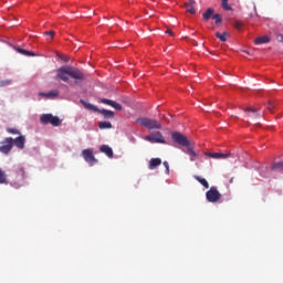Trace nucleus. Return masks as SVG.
Here are the masks:
<instances>
[{"mask_svg": "<svg viewBox=\"0 0 283 283\" xmlns=\"http://www.w3.org/2000/svg\"><path fill=\"white\" fill-rule=\"evenodd\" d=\"M56 76L60 81H63V83H67L70 78H74L75 84L78 83V81H85V74H83L81 70L70 65L57 69Z\"/></svg>", "mask_w": 283, "mask_h": 283, "instance_id": "nucleus-1", "label": "nucleus"}, {"mask_svg": "<svg viewBox=\"0 0 283 283\" xmlns=\"http://www.w3.org/2000/svg\"><path fill=\"white\" fill-rule=\"evenodd\" d=\"M171 138L174 143L180 145L181 147H186L182 149L184 154L189 155L190 161L193 163L196 158H198V153L193 149V143L187 138V136L182 135L181 133L175 132L171 134Z\"/></svg>", "mask_w": 283, "mask_h": 283, "instance_id": "nucleus-2", "label": "nucleus"}, {"mask_svg": "<svg viewBox=\"0 0 283 283\" xmlns=\"http://www.w3.org/2000/svg\"><path fill=\"white\" fill-rule=\"evenodd\" d=\"M137 123L142 127H145V129H163V124L157 119L140 117L137 119Z\"/></svg>", "mask_w": 283, "mask_h": 283, "instance_id": "nucleus-3", "label": "nucleus"}, {"mask_svg": "<svg viewBox=\"0 0 283 283\" xmlns=\"http://www.w3.org/2000/svg\"><path fill=\"white\" fill-rule=\"evenodd\" d=\"M40 123L42 125H52L53 127H59V125H61V118L52 114H43L40 117Z\"/></svg>", "mask_w": 283, "mask_h": 283, "instance_id": "nucleus-4", "label": "nucleus"}, {"mask_svg": "<svg viewBox=\"0 0 283 283\" xmlns=\"http://www.w3.org/2000/svg\"><path fill=\"white\" fill-rule=\"evenodd\" d=\"M206 199L208 202H220L222 200V193L218 190V187L212 186L207 192H206Z\"/></svg>", "mask_w": 283, "mask_h": 283, "instance_id": "nucleus-5", "label": "nucleus"}, {"mask_svg": "<svg viewBox=\"0 0 283 283\" xmlns=\"http://www.w3.org/2000/svg\"><path fill=\"white\" fill-rule=\"evenodd\" d=\"M12 147H14V138L6 137L2 142H0V154L8 156V154L12 151Z\"/></svg>", "mask_w": 283, "mask_h": 283, "instance_id": "nucleus-6", "label": "nucleus"}, {"mask_svg": "<svg viewBox=\"0 0 283 283\" xmlns=\"http://www.w3.org/2000/svg\"><path fill=\"white\" fill-rule=\"evenodd\" d=\"M144 140H147L148 143H159L160 145L167 144V142L165 140V137H163V133L160 132H156L151 135L145 136Z\"/></svg>", "mask_w": 283, "mask_h": 283, "instance_id": "nucleus-7", "label": "nucleus"}, {"mask_svg": "<svg viewBox=\"0 0 283 283\" xmlns=\"http://www.w3.org/2000/svg\"><path fill=\"white\" fill-rule=\"evenodd\" d=\"M82 156L84 160L88 163V165H94V163H98L96 157H94V153L92 151V149L82 150Z\"/></svg>", "mask_w": 283, "mask_h": 283, "instance_id": "nucleus-8", "label": "nucleus"}, {"mask_svg": "<svg viewBox=\"0 0 283 283\" xmlns=\"http://www.w3.org/2000/svg\"><path fill=\"white\" fill-rule=\"evenodd\" d=\"M101 103H103L104 105H108L109 107H113L117 112H122L123 111V105H120L119 103L114 102L112 99L102 98Z\"/></svg>", "mask_w": 283, "mask_h": 283, "instance_id": "nucleus-9", "label": "nucleus"}, {"mask_svg": "<svg viewBox=\"0 0 283 283\" xmlns=\"http://www.w3.org/2000/svg\"><path fill=\"white\" fill-rule=\"evenodd\" d=\"M249 118H260L262 115L258 112V108L247 107L243 109Z\"/></svg>", "mask_w": 283, "mask_h": 283, "instance_id": "nucleus-10", "label": "nucleus"}, {"mask_svg": "<svg viewBox=\"0 0 283 283\" xmlns=\"http://www.w3.org/2000/svg\"><path fill=\"white\" fill-rule=\"evenodd\" d=\"M13 145H14L18 149H25V136L20 135L19 137H17L15 139H13Z\"/></svg>", "mask_w": 283, "mask_h": 283, "instance_id": "nucleus-11", "label": "nucleus"}, {"mask_svg": "<svg viewBox=\"0 0 283 283\" xmlns=\"http://www.w3.org/2000/svg\"><path fill=\"white\" fill-rule=\"evenodd\" d=\"M206 156H208L209 158H214V159H227V158H231V153L228 154H222V153H207Z\"/></svg>", "mask_w": 283, "mask_h": 283, "instance_id": "nucleus-12", "label": "nucleus"}, {"mask_svg": "<svg viewBox=\"0 0 283 283\" xmlns=\"http://www.w3.org/2000/svg\"><path fill=\"white\" fill-rule=\"evenodd\" d=\"M163 165V159L160 158H151L148 163V169L154 170L157 167H160Z\"/></svg>", "mask_w": 283, "mask_h": 283, "instance_id": "nucleus-13", "label": "nucleus"}, {"mask_svg": "<svg viewBox=\"0 0 283 283\" xmlns=\"http://www.w3.org/2000/svg\"><path fill=\"white\" fill-rule=\"evenodd\" d=\"M99 151H102V154H106L108 158H114V150L108 145H102Z\"/></svg>", "mask_w": 283, "mask_h": 283, "instance_id": "nucleus-14", "label": "nucleus"}, {"mask_svg": "<svg viewBox=\"0 0 283 283\" xmlns=\"http://www.w3.org/2000/svg\"><path fill=\"white\" fill-rule=\"evenodd\" d=\"M264 43H271V38H269V35L259 36L254 40L255 45H262Z\"/></svg>", "mask_w": 283, "mask_h": 283, "instance_id": "nucleus-15", "label": "nucleus"}, {"mask_svg": "<svg viewBox=\"0 0 283 283\" xmlns=\"http://www.w3.org/2000/svg\"><path fill=\"white\" fill-rule=\"evenodd\" d=\"M80 103H82L83 107H85L88 112H98V108L94 104L87 103L84 99H81Z\"/></svg>", "mask_w": 283, "mask_h": 283, "instance_id": "nucleus-16", "label": "nucleus"}, {"mask_svg": "<svg viewBox=\"0 0 283 283\" xmlns=\"http://www.w3.org/2000/svg\"><path fill=\"white\" fill-rule=\"evenodd\" d=\"M99 114H102L104 116V118H114L115 114L113 111H108L105 108H102L99 111H97Z\"/></svg>", "mask_w": 283, "mask_h": 283, "instance_id": "nucleus-17", "label": "nucleus"}, {"mask_svg": "<svg viewBox=\"0 0 283 283\" xmlns=\"http://www.w3.org/2000/svg\"><path fill=\"white\" fill-rule=\"evenodd\" d=\"M193 178H195V180H197V182H200V185H202V187H205V189H209V181H207V179H205L198 175H195Z\"/></svg>", "mask_w": 283, "mask_h": 283, "instance_id": "nucleus-18", "label": "nucleus"}, {"mask_svg": "<svg viewBox=\"0 0 283 283\" xmlns=\"http://www.w3.org/2000/svg\"><path fill=\"white\" fill-rule=\"evenodd\" d=\"M193 6H196V1H190L189 3L185 4L186 11L189 12L190 14H196V8H193Z\"/></svg>", "mask_w": 283, "mask_h": 283, "instance_id": "nucleus-19", "label": "nucleus"}, {"mask_svg": "<svg viewBox=\"0 0 283 283\" xmlns=\"http://www.w3.org/2000/svg\"><path fill=\"white\" fill-rule=\"evenodd\" d=\"M216 36H217V39H219V41H222V43H226L227 39H229V36H231V34H229V32H227V31L223 33L217 32Z\"/></svg>", "mask_w": 283, "mask_h": 283, "instance_id": "nucleus-20", "label": "nucleus"}, {"mask_svg": "<svg viewBox=\"0 0 283 283\" xmlns=\"http://www.w3.org/2000/svg\"><path fill=\"white\" fill-rule=\"evenodd\" d=\"M17 52H19V54H23L24 56H36V53L32 51L23 50L21 48H18Z\"/></svg>", "mask_w": 283, "mask_h": 283, "instance_id": "nucleus-21", "label": "nucleus"}, {"mask_svg": "<svg viewBox=\"0 0 283 283\" xmlns=\"http://www.w3.org/2000/svg\"><path fill=\"white\" fill-rule=\"evenodd\" d=\"M214 10L212 8H209L206 10V12L202 14L205 21H209L211 17H213Z\"/></svg>", "mask_w": 283, "mask_h": 283, "instance_id": "nucleus-22", "label": "nucleus"}, {"mask_svg": "<svg viewBox=\"0 0 283 283\" xmlns=\"http://www.w3.org/2000/svg\"><path fill=\"white\" fill-rule=\"evenodd\" d=\"M40 96H44L45 98H54V96H59V92L51 91L49 93H40Z\"/></svg>", "mask_w": 283, "mask_h": 283, "instance_id": "nucleus-23", "label": "nucleus"}, {"mask_svg": "<svg viewBox=\"0 0 283 283\" xmlns=\"http://www.w3.org/2000/svg\"><path fill=\"white\" fill-rule=\"evenodd\" d=\"M272 171H283V161H279L272 165Z\"/></svg>", "mask_w": 283, "mask_h": 283, "instance_id": "nucleus-24", "label": "nucleus"}, {"mask_svg": "<svg viewBox=\"0 0 283 283\" xmlns=\"http://www.w3.org/2000/svg\"><path fill=\"white\" fill-rule=\"evenodd\" d=\"M98 127L101 129H112V123H109V122H99Z\"/></svg>", "mask_w": 283, "mask_h": 283, "instance_id": "nucleus-25", "label": "nucleus"}, {"mask_svg": "<svg viewBox=\"0 0 283 283\" xmlns=\"http://www.w3.org/2000/svg\"><path fill=\"white\" fill-rule=\"evenodd\" d=\"M212 19L214 20V23L218 25L219 23H222V15L220 13L213 14Z\"/></svg>", "mask_w": 283, "mask_h": 283, "instance_id": "nucleus-26", "label": "nucleus"}, {"mask_svg": "<svg viewBox=\"0 0 283 283\" xmlns=\"http://www.w3.org/2000/svg\"><path fill=\"white\" fill-rule=\"evenodd\" d=\"M8 178L6 177V172L0 169V185H6Z\"/></svg>", "mask_w": 283, "mask_h": 283, "instance_id": "nucleus-27", "label": "nucleus"}, {"mask_svg": "<svg viewBox=\"0 0 283 283\" xmlns=\"http://www.w3.org/2000/svg\"><path fill=\"white\" fill-rule=\"evenodd\" d=\"M8 85H12V80H1L0 87H8Z\"/></svg>", "mask_w": 283, "mask_h": 283, "instance_id": "nucleus-28", "label": "nucleus"}, {"mask_svg": "<svg viewBox=\"0 0 283 283\" xmlns=\"http://www.w3.org/2000/svg\"><path fill=\"white\" fill-rule=\"evenodd\" d=\"M18 176H21L22 180L25 178V168L19 167L17 170Z\"/></svg>", "mask_w": 283, "mask_h": 283, "instance_id": "nucleus-29", "label": "nucleus"}, {"mask_svg": "<svg viewBox=\"0 0 283 283\" xmlns=\"http://www.w3.org/2000/svg\"><path fill=\"white\" fill-rule=\"evenodd\" d=\"M221 4L223 10H231V6H229V0H221Z\"/></svg>", "mask_w": 283, "mask_h": 283, "instance_id": "nucleus-30", "label": "nucleus"}, {"mask_svg": "<svg viewBox=\"0 0 283 283\" xmlns=\"http://www.w3.org/2000/svg\"><path fill=\"white\" fill-rule=\"evenodd\" d=\"M233 27L235 28V30H242L244 28V23L237 20Z\"/></svg>", "mask_w": 283, "mask_h": 283, "instance_id": "nucleus-31", "label": "nucleus"}, {"mask_svg": "<svg viewBox=\"0 0 283 283\" xmlns=\"http://www.w3.org/2000/svg\"><path fill=\"white\" fill-rule=\"evenodd\" d=\"M8 134L21 135V132L17 128H7Z\"/></svg>", "mask_w": 283, "mask_h": 283, "instance_id": "nucleus-32", "label": "nucleus"}, {"mask_svg": "<svg viewBox=\"0 0 283 283\" xmlns=\"http://www.w3.org/2000/svg\"><path fill=\"white\" fill-rule=\"evenodd\" d=\"M44 34H45V36H50L51 39H53L55 32L54 31H46Z\"/></svg>", "mask_w": 283, "mask_h": 283, "instance_id": "nucleus-33", "label": "nucleus"}, {"mask_svg": "<svg viewBox=\"0 0 283 283\" xmlns=\"http://www.w3.org/2000/svg\"><path fill=\"white\" fill-rule=\"evenodd\" d=\"M164 167L166 168V174H169V163L164 161Z\"/></svg>", "mask_w": 283, "mask_h": 283, "instance_id": "nucleus-34", "label": "nucleus"}, {"mask_svg": "<svg viewBox=\"0 0 283 283\" xmlns=\"http://www.w3.org/2000/svg\"><path fill=\"white\" fill-rule=\"evenodd\" d=\"M274 107H275V105H273V104H269V105H268V109H269V112H273Z\"/></svg>", "mask_w": 283, "mask_h": 283, "instance_id": "nucleus-35", "label": "nucleus"}, {"mask_svg": "<svg viewBox=\"0 0 283 283\" xmlns=\"http://www.w3.org/2000/svg\"><path fill=\"white\" fill-rule=\"evenodd\" d=\"M166 34H169L170 36H175L174 31H171V29H168V30L166 31Z\"/></svg>", "mask_w": 283, "mask_h": 283, "instance_id": "nucleus-36", "label": "nucleus"}, {"mask_svg": "<svg viewBox=\"0 0 283 283\" xmlns=\"http://www.w3.org/2000/svg\"><path fill=\"white\" fill-rule=\"evenodd\" d=\"M277 40L280 41V43H283V34H279Z\"/></svg>", "mask_w": 283, "mask_h": 283, "instance_id": "nucleus-37", "label": "nucleus"}, {"mask_svg": "<svg viewBox=\"0 0 283 283\" xmlns=\"http://www.w3.org/2000/svg\"><path fill=\"white\" fill-rule=\"evenodd\" d=\"M230 182H233V178L230 179Z\"/></svg>", "mask_w": 283, "mask_h": 283, "instance_id": "nucleus-38", "label": "nucleus"}, {"mask_svg": "<svg viewBox=\"0 0 283 283\" xmlns=\"http://www.w3.org/2000/svg\"><path fill=\"white\" fill-rule=\"evenodd\" d=\"M245 52V54H249V51H244Z\"/></svg>", "mask_w": 283, "mask_h": 283, "instance_id": "nucleus-39", "label": "nucleus"}]
</instances>
